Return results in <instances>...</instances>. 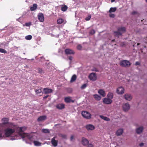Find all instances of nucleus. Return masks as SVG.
<instances>
[{
	"label": "nucleus",
	"instance_id": "obj_1",
	"mask_svg": "<svg viewBox=\"0 0 147 147\" xmlns=\"http://www.w3.org/2000/svg\"><path fill=\"white\" fill-rule=\"evenodd\" d=\"M1 121L3 122L2 123H0V127H2L3 125L5 124H8V126L10 127L13 128L16 126L13 123L9 122V119L7 118H4L2 119Z\"/></svg>",
	"mask_w": 147,
	"mask_h": 147
},
{
	"label": "nucleus",
	"instance_id": "obj_2",
	"mask_svg": "<svg viewBox=\"0 0 147 147\" xmlns=\"http://www.w3.org/2000/svg\"><path fill=\"white\" fill-rule=\"evenodd\" d=\"M26 129V128L25 127H18L16 128L17 132L19 135L22 136L23 138H25L28 136V134L25 133L22 134V133Z\"/></svg>",
	"mask_w": 147,
	"mask_h": 147
},
{
	"label": "nucleus",
	"instance_id": "obj_3",
	"mask_svg": "<svg viewBox=\"0 0 147 147\" xmlns=\"http://www.w3.org/2000/svg\"><path fill=\"white\" fill-rule=\"evenodd\" d=\"M12 128L8 126V127L4 130L5 135L6 137H9L15 132V129Z\"/></svg>",
	"mask_w": 147,
	"mask_h": 147
},
{
	"label": "nucleus",
	"instance_id": "obj_4",
	"mask_svg": "<svg viewBox=\"0 0 147 147\" xmlns=\"http://www.w3.org/2000/svg\"><path fill=\"white\" fill-rule=\"evenodd\" d=\"M131 63L129 61L126 60L121 61L119 63L120 66L125 67H129L131 65Z\"/></svg>",
	"mask_w": 147,
	"mask_h": 147
},
{
	"label": "nucleus",
	"instance_id": "obj_5",
	"mask_svg": "<svg viewBox=\"0 0 147 147\" xmlns=\"http://www.w3.org/2000/svg\"><path fill=\"white\" fill-rule=\"evenodd\" d=\"M82 115L83 117L86 119H90L91 117V115L88 112L84 111H82Z\"/></svg>",
	"mask_w": 147,
	"mask_h": 147
},
{
	"label": "nucleus",
	"instance_id": "obj_6",
	"mask_svg": "<svg viewBox=\"0 0 147 147\" xmlns=\"http://www.w3.org/2000/svg\"><path fill=\"white\" fill-rule=\"evenodd\" d=\"M89 79L92 81H95L97 79V76L95 73H92L90 74L88 76Z\"/></svg>",
	"mask_w": 147,
	"mask_h": 147
},
{
	"label": "nucleus",
	"instance_id": "obj_7",
	"mask_svg": "<svg viewBox=\"0 0 147 147\" xmlns=\"http://www.w3.org/2000/svg\"><path fill=\"white\" fill-rule=\"evenodd\" d=\"M129 105L127 103H124L123 105V109L124 111H126L130 109Z\"/></svg>",
	"mask_w": 147,
	"mask_h": 147
},
{
	"label": "nucleus",
	"instance_id": "obj_8",
	"mask_svg": "<svg viewBox=\"0 0 147 147\" xmlns=\"http://www.w3.org/2000/svg\"><path fill=\"white\" fill-rule=\"evenodd\" d=\"M103 102L106 104H110L112 102V100L111 99L109 98H105L103 99Z\"/></svg>",
	"mask_w": 147,
	"mask_h": 147
},
{
	"label": "nucleus",
	"instance_id": "obj_9",
	"mask_svg": "<svg viewBox=\"0 0 147 147\" xmlns=\"http://www.w3.org/2000/svg\"><path fill=\"white\" fill-rule=\"evenodd\" d=\"M124 89L122 87H120L118 88L117 89V94H121L124 93Z\"/></svg>",
	"mask_w": 147,
	"mask_h": 147
},
{
	"label": "nucleus",
	"instance_id": "obj_10",
	"mask_svg": "<svg viewBox=\"0 0 147 147\" xmlns=\"http://www.w3.org/2000/svg\"><path fill=\"white\" fill-rule=\"evenodd\" d=\"M55 137H53V138L51 140V142L52 145L55 147L57 146L58 143V140H55Z\"/></svg>",
	"mask_w": 147,
	"mask_h": 147
},
{
	"label": "nucleus",
	"instance_id": "obj_11",
	"mask_svg": "<svg viewBox=\"0 0 147 147\" xmlns=\"http://www.w3.org/2000/svg\"><path fill=\"white\" fill-rule=\"evenodd\" d=\"M65 53L66 55L74 54L75 52L72 49H66L65 50Z\"/></svg>",
	"mask_w": 147,
	"mask_h": 147
},
{
	"label": "nucleus",
	"instance_id": "obj_12",
	"mask_svg": "<svg viewBox=\"0 0 147 147\" xmlns=\"http://www.w3.org/2000/svg\"><path fill=\"white\" fill-rule=\"evenodd\" d=\"M38 18L40 22H43L44 21V17L42 13H39L38 15Z\"/></svg>",
	"mask_w": 147,
	"mask_h": 147
},
{
	"label": "nucleus",
	"instance_id": "obj_13",
	"mask_svg": "<svg viewBox=\"0 0 147 147\" xmlns=\"http://www.w3.org/2000/svg\"><path fill=\"white\" fill-rule=\"evenodd\" d=\"M64 100L66 103H70L71 102L73 103L74 102V100H71V98L70 97H65L64 99Z\"/></svg>",
	"mask_w": 147,
	"mask_h": 147
},
{
	"label": "nucleus",
	"instance_id": "obj_14",
	"mask_svg": "<svg viewBox=\"0 0 147 147\" xmlns=\"http://www.w3.org/2000/svg\"><path fill=\"white\" fill-rule=\"evenodd\" d=\"M86 128L88 130H92L95 129L94 126L91 124H88L86 126Z\"/></svg>",
	"mask_w": 147,
	"mask_h": 147
},
{
	"label": "nucleus",
	"instance_id": "obj_15",
	"mask_svg": "<svg viewBox=\"0 0 147 147\" xmlns=\"http://www.w3.org/2000/svg\"><path fill=\"white\" fill-rule=\"evenodd\" d=\"M82 143L84 146H86L89 142L86 139L83 138L82 139Z\"/></svg>",
	"mask_w": 147,
	"mask_h": 147
},
{
	"label": "nucleus",
	"instance_id": "obj_16",
	"mask_svg": "<svg viewBox=\"0 0 147 147\" xmlns=\"http://www.w3.org/2000/svg\"><path fill=\"white\" fill-rule=\"evenodd\" d=\"M46 116L43 115L40 116L37 119V121L38 122L43 121L46 119Z\"/></svg>",
	"mask_w": 147,
	"mask_h": 147
},
{
	"label": "nucleus",
	"instance_id": "obj_17",
	"mask_svg": "<svg viewBox=\"0 0 147 147\" xmlns=\"http://www.w3.org/2000/svg\"><path fill=\"white\" fill-rule=\"evenodd\" d=\"M43 91L44 93L45 94L51 93L52 92V90L51 89L47 88H44L43 89Z\"/></svg>",
	"mask_w": 147,
	"mask_h": 147
},
{
	"label": "nucleus",
	"instance_id": "obj_18",
	"mask_svg": "<svg viewBox=\"0 0 147 147\" xmlns=\"http://www.w3.org/2000/svg\"><path fill=\"white\" fill-rule=\"evenodd\" d=\"M65 105L63 104H59L56 106V108L59 109H62L65 108Z\"/></svg>",
	"mask_w": 147,
	"mask_h": 147
},
{
	"label": "nucleus",
	"instance_id": "obj_19",
	"mask_svg": "<svg viewBox=\"0 0 147 147\" xmlns=\"http://www.w3.org/2000/svg\"><path fill=\"white\" fill-rule=\"evenodd\" d=\"M98 93L103 97H105L106 95L105 91L102 89L99 90L98 91Z\"/></svg>",
	"mask_w": 147,
	"mask_h": 147
},
{
	"label": "nucleus",
	"instance_id": "obj_20",
	"mask_svg": "<svg viewBox=\"0 0 147 147\" xmlns=\"http://www.w3.org/2000/svg\"><path fill=\"white\" fill-rule=\"evenodd\" d=\"M124 97L125 98L126 100L129 101L132 98L130 94H125V95Z\"/></svg>",
	"mask_w": 147,
	"mask_h": 147
},
{
	"label": "nucleus",
	"instance_id": "obj_21",
	"mask_svg": "<svg viewBox=\"0 0 147 147\" xmlns=\"http://www.w3.org/2000/svg\"><path fill=\"white\" fill-rule=\"evenodd\" d=\"M118 30L122 33L125 32L126 31V28L125 27H119L117 28Z\"/></svg>",
	"mask_w": 147,
	"mask_h": 147
},
{
	"label": "nucleus",
	"instance_id": "obj_22",
	"mask_svg": "<svg viewBox=\"0 0 147 147\" xmlns=\"http://www.w3.org/2000/svg\"><path fill=\"white\" fill-rule=\"evenodd\" d=\"M37 7V4L34 3L32 5V7H30V10L31 11H34L36 10Z\"/></svg>",
	"mask_w": 147,
	"mask_h": 147
},
{
	"label": "nucleus",
	"instance_id": "obj_23",
	"mask_svg": "<svg viewBox=\"0 0 147 147\" xmlns=\"http://www.w3.org/2000/svg\"><path fill=\"white\" fill-rule=\"evenodd\" d=\"M114 33L115 36H117L118 38L119 37V36H121L122 34V33L118 30V31H114Z\"/></svg>",
	"mask_w": 147,
	"mask_h": 147
},
{
	"label": "nucleus",
	"instance_id": "obj_24",
	"mask_svg": "<svg viewBox=\"0 0 147 147\" xmlns=\"http://www.w3.org/2000/svg\"><path fill=\"white\" fill-rule=\"evenodd\" d=\"M35 92L36 94L39 96H41L42 95V92L41 89L35 90Z\"/></svg>",
	"mask_w": 147,
	"mask_h": 147
},
{
	"label": "nucleus",
	"instance_id": "obj_25",
	"mask_svg": "<svg viewBox=\"0 0 147 147\" xmlns=\"http://www.w3.org/2000/svg\"><path fill=\"white\" fill-rule=\"evenodd\" d=\"M61 6V10L63 12L66 11L68 9V7L66 5H62Z\"/></svg>",
	"mask_w": 147,
	"mask_h": 147
},
{
	"label": "nucleus",
	"instance_id": "obj_26",
	"mask_svg": "<svg viewBox=\"0 0 147 147\" xmlns=\"http://www.w3.org/2000/svg\"><path fill=\"white\" fill-rule=\"evenodd\" d=\"M123 132V130L122 129H119L117 131L116 134L117 136H120L122 134Z\"/></svg>",
	"mask_w": 147,
	"mask_h": 147
},
{
	"label": "nucleus",
	"instance_id": "obj_27",
	"mask_svg": "<svg viewBox=\"0 0 147 147\" xmlns=\"http://www.w3.org/2000/svg\"><path fill=\"white\" fill-rule=\"evenodd\" d=\"M143 129V128L142 127H139L136 129V132L138 134H140L141 133Z\"/></svg>",
	"mask_w": 147,
	"mask_h": 147
},
{
	"label": "nucleus",
	"instance_id": "obj_28",
	"mask_svg": "<svg viewBox=\"0 0 147 147\" xmlns=\"http://www.w3.org/2000/svg\"><path fill=\"white\" fill-rule=\"evenodd\" d=\"M93 96L95 99L97 100H100L101 98V97L100 96L97 94L94 95Z\"/></svg>",
	"mask_w": 147,
	"mask_h": 147
},
{
	"label": "nucleus",
	"instance_id": "obj_29",
	"mask_svg": "<svg viewBox=\"0 0 147 147\" xmlns=\"http://www.w3.org/2000/svg\"><path fill=\"white\" fill-rule=\"evenodd\" d=\"M64 20L62 18H60L57 19V23L58 24H61L64 22Z\"/></svg>",
	"mask_w": 147,
	"mask_h": 147
},
{
	"label": "nucleus",
	"instance_id": "obj_30",
	"mask_svg": "<svg viewBox=\"0 0 147 147\" xmlns=\"http://www.w3.org/2000/svg\"><path fill=\"white\" fill-rule=\"evenodd\" d=\"M100 117L101 118L103 119H104L105 121H110V119L109 118L107 117H104L103 115H100Z\"/></svg>",
	"mask_w": 147,
	"mask_h": 147
},
{
	"label": "nucleus",
	"instance_id": "obj_31",
	"mask_svg": "<svg viewBox=\"0 0 147 147\" xmlns=\"http://www.w3.org/2000/svg\"><path fill=\"white\" fill-rule=\"evenodd\" d=\"M113 95L112 93L109 92L107 95V97L108 98L111 100L113 98Z\"/></svg>",
	"mask_w": 147,
	"mask_h": 147
},
{
	"label": "nucleus",
	"instance_id": "obj_32",
	"mask_svg": "<svg viewBox=\"0 0 147 147\" xmlns=\"http://www.w3.org/2000/svg\"><path fill=\"white\" fill-rule=\"evenodd\" d=\"M77 78V76L76 75H73L72 77L71 80V82H73L75 81Z\"/></svg>",
	"mask_w": 147,
	"mask_h": 147
},
{
	"label": "nucleus",
	"instance_id": "obj_33",
	"mask_svg": "<svg viewBox=\"0 0 147 147\" xmlns=\"http://www.w3.org/2000/svg\"><path fill=\"white\" fill-rule=\"evenodd\" d=\"M117 9V8L115 7H111L109 11V12L110 13H111L112 12H115Z\"/></svg>",
	"mask_w": 147,
	"mask_h": 147
},
{
	"label": "nucleus",
	"instance_id": "obj_34",
	"mask_svg": "<svg viewBox=\"0 0 147 147\" xmlns=\"http://www.w3.org/2000/svg\"><path fill=\"white\" fill-rule=\"evenodd\" d=\"M59 136L60 137H62L64 139H66L67 138V136L65 134H59Z\"/></svg>",
	"mask_w": 147,
	"mask_h": 147
},
{
	"label": "nucleus",
	"instance_id": "obj_35",
	"mask_svg": "<svg viewBox=\"0 0 147 147\" xmlns=\"http://www.w3.org/2000/svg\"><path fill=\"white\" fill-rule=\"evenodd\" d=\"M34 143L36 146H40L41 144L40 143L36 141H34Z\"/></svg>",
	"mask_w": 147,
	"mask_h": 147
},
{
	"label": "nucleus",
	"instance_id": "obj_36",
	"mask_svg": "<svg viewBox=\"0 0 147 147\" xmlns=\"http://www.w3.org/2000/svg\"><path fill=\"white\" fill-rule=\"evenodd\" d=\"M42 131L43 133H49V131L47 129H43L42 130Z\"/></svg>",
	"mask_w": 147,
	"mask_h": 147
},
{
	"label": "nucleus",
	"instance_id": "obj_37",
	"mask_svg": "<svg viewBox=\"0 0 147 147\" xmlns=\"http://www.w3.org/2000/svg\"><path fill=\"white\" fill-rule=\"evenodd\" d=\"M32 38V37L31 35H29L26 36L25 37V39L27 40H30Z\"/></svg>",
	"mask_w": 147,
	"mask_h": 147
},
{
	"label": "nucleus",
	"instance_id": "obj_38",
	"mask_svg": "<svg viewBox=\"0 0 147 147\" xmlns=\"http://www.w3.org/2000/svg\"><path fill=\"white\" fill-rule=\"evenodd\" d=\"M38 71V73L42 74H43L44 73V71L42 70V69H40V68H38L37 69Z\"/></svg>",
	"mask_w": 147,
	"mask_h": 147
},
{
	"label": "nucleus",
	"instance_id": "obj_39",
	"mask_svg": "<svg viewBox=\"0 0 147 147\" xmlns=\"http://www.w3.org/2000/svg\"><path fill=\"white\" fill-rule=\"evenodd\" d=\"M0 52L4 53H7V51L3 49L0 48Z\"/></svg>",
	"mask_w": 147,
	"mask_h": 147
},
{
	"label": "nucleus",
	"instance_id": "obj_40",
	"mask_svg": "<svg viewBox=\"0 0 147 147\" xmlns=\"http://www.w3.org/2000/svg\"><path fill=\"white\" fill-rule=\"evenodd\" d=\"M91 17V15H89L87 17H86L85 18V20L86 21H88L89 20Z\"/></svg>",
	"mask_w": 147,
	"mask_h": 147
},
{
	"label": "nucleus",
	"instance_id": "obj_41",
	"mask_svg": "<svg viewBox=\"0 0 147 147\" xmlns=\"http://www.w3.org/2000/svg\"><path fill=\"white\" fill-rule=\"evenodd\" d=\"M95 31L94 30H91L90 32H89V33L91 35H93L94 34H95Z\"/></svg>",
	"mask_w": 147,
	"mask_h": 147
},
{
	"label": "nucleus",
	"instance_id": "obj_42",
	"mask_svg": "<svg viewBox=\"0 0 147 147\" xmlns=\"http://www.w3.org/2000/svg\"><path fill=\"white\" fill-rule=\"evenodd\" d=\"M86 84H84L81 86V88L82 89H84L86 87Z\"/></svg>",
	"mask_w": 147,
	"mask_h": 147
},
{
	"label": "nucleus",
	"instance_id": "obj_43",
	"mask_svg": "<svg viewBox=\"0 0 147 147\" xmlns=\"http://www.w3.org/2000/svg\"><path fill=\"white\" fill-rule=\"evenodd\" d=\"M82 48V47L80 45H78L77 47V49H78L80 50Z\"/></svg>",
	"mask_w": 147,
	"mask_h": 147
},
{
	"label": "nucleus",
	"instance_id": "obj_44",
	"mask_svg": "<svg viewBox=\"0 0 147 147\" xmlns=\"http://www.w3.org/2000/svg\"><path fill=\"white\" fill-rule=\"evenodd\" d=\"M109 16L110 17L114 18L115 17V15L111 13L109 14Z\"/></svg>",
	"mask_w": 147,
	"mask_h": 147
},
{
	"label": "nucleus",
	"instance_id": "obj_45",
	"mask_svg": "<svg viewBox=\"0 0 147 147\" xmlns=\"http://www.w3.org/2000/svg\"><path fill=\"white\" fill-rule=\"evenodd\" d=\"M31 25L30 22L26 23H25V25L27 26H29Z\"/></svg>",
	"mask_w": 147,
	"mask_h": 147
},
{
	"label": "nucleus",
	"instance_id": "obj_46",
	"mask_svg": "<svg viewBox=\"0 0 147 147\" xmlns=\"http://www.w3.org/2000/svg\"><path fill=\"white\" fill-rule=\"evenodd\" d=\"M138 13L137 11H133L131 13V14H132V15H134V14H137Z\"/></svg>",
	"mask_w": 147,
	"mask_h": 147
},
{
	"label": "nucleus",
	"instance_id": "obj_47",
	"mask_svg": "<svg viewBox=\"0 0 147 147\" xmlns=\"http://www.w3.org/2000/svg\"><path fill=\"white\" fill-rule=\"evenodd\" d=\"M73 57L72 56H70L68 57L69 59L71 61L70 63L71 62V61Z\"/></svg>",
	"mask_w": 147,
	"mask_h": 147
},
{
	"label": "nucleus",
	"instance_id": "obj_48",
	"mask_svg": "<svg viewBox=\"0 0 147 147\" xmlns=\"http://www.w3.org/2000/svg\"><path fill=\"white\" fill-rule=\"evenodd\" d=\"M88 147H94V146L92 144H89L88 145Z\"/></svg>",
	"mask_w": 147,
	"mask_h": 147
},
{
	"label": "nucleus",
	"instance_id": "obj_49",
	"mask_svg": "<svg viewBox=\"0 0 147 147\" xmlns=\"http://www.w3.org/2000/svg\"><path fill=\"white\" fill-rule=\"evenodd\" d=\"M74 139V136H71L70 138V140L72 141Z\"/></svg>",
	"mask_w": 147,
	"mask_h": 147
},
{
	"label": "nucleus",
	"instance_id": "obj_50",
	"mask_svg": "<svg viewBox=\"0 0 147 147\" xmlns=\"http://www.w3.org/2000/svg\"><path fill=\"white\" fill-rule=\"evenodd\" d=\"M135 65H140V63L138 62H136L135 63Z\"/></svg>",
	"mask_w": 147,
	"mask_h": 147
},
{
	"label": "nucleus",
	"instance_id": "obj_51",
	"mask_svg": "<svg viewBox=\"0 0 147 147\" xmlns=\"http://www.w3.org/2000/svg\"><path fill=\"white\" fill-rule=\"evenodd\" d=\"M49 96V95H47L46 96H44L43 97L44 99L47 98Z\"/></svg>",
	"mask_w": 147,
	"mask_h": 147
},
{
	"label": "nucleus",
	"instance_id": "obj_52",
	"mask_svg": "<svg viewBox=\"0 0 147 147\" xmlns=\"http://www.w3.org/2000/svg\"><path fill=\"white\" fill-rule=\"evenodd\" d=\"M94 71H95L96 72L98 71V70L97 68H94Z\"/></svg>",
	"mask_w": 147,
	"mask_h": 147
},
{
	"label": "nucleus",
	"instance_id": "obj_53",
	"mask_svg": "<svg viewBox=\"0 0 147 147\" xmlns=\"http://www.w3.org/2000/svg\"><path fill=\"white\" fill-rule=\"evenodd\" d=\"M144 145V143H141L139 145L140 146H143Z\"/></svg>",
	"mask_w": 147,
	"mask_h": 147
},
{
	"label": "nucleus",
	"instance_id": "obj_54",
	"mask_svg": "<svg viewBox=\"0 0 147 147\" xmlns=\"http://www.w3.org/2000/svg\"><path fill=\"white\" fill-rule=\"evenodd\" d=\"M2 136V134L0 132V138H1Z\"/></svg>",
	"mask_w": 147,
	"mask_h": 147
},
{
	"label": "nucleus",
	"instance_id": "obj_55",
	"mask_svg": "<svg viewBox=\"0 0 147 147\" xmlns=\"http://www.w3.org/2000/svg\"><path fill=\"white\" fill-rule=\"evenodd\" d=\"M115 0H111V2H113L115 1Z\"/></svg>",
	"mask_w": 147,
	"mask_h": 147
},
{
	"label": "nucleus",
	"instance_id": "obj_56",
	"mask_svg": "<svg viewBox=\"0 0 147 147\" xmlns=\"http://www.w3.org/2000/svg\"><path fill=\"white\" fill-rule=\"evenodd\" d=\"M140 45V43H138L137 44V45Z\"/></svg>",
	"mask_w": 147,
	"mask_h": 147
},
{
	"label": "nucleus",
	"instance_id": "obj_57",
	"mask_svg": "<svg viewBox=\"0 0 147 147\" xmlns=\"http://www.w3.org/2000/svg\"><path fill=\"white\" fill-rule=\"evenodd\" d=\"M115 40H112V41L113 42L114 41H115Z\"/></svg>",
	"mask_w": 147,
	"mask_h": 147
},
{
	"label": "nucleus",
	"instance_id": "obj_58",
	"mask_svg": "<svg viewBox=\"0 0 147 147\" xmlns=\"http://www.w3.org/2000/svg\"><path fill=\"white\" fill-rule=\"evenodd\" d=\"M146 1L147 2V0H146Z\"/></svg>",
	"mask_w": 147,
	"mask_h": 147
}]
</instances>
